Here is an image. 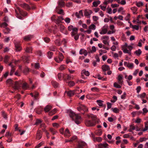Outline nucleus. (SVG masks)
<instances>
[{"mask_svg": "<svg viewBox=\"0 0 148 148\" xmlns=\"http://www.w3.org/2000/svg\"><path fill=\"white\" fill-rule=\"evenodd\" d=\"M68 29L69 31H71V36L74 37L76 40H77L79 37V35L77 33L78 29L72 25H70L68 27Z\"/></svg>", "mask_w": 148, "mask_h": 148, "instance_id": "obj_1", "label": "nucleus"}, {"mask_svg": "<svg viewBox=\"0 0 148 148\" xmlns=\"http://www.w3.org/2000/svg\"><path fill=\"white\" fill-rule=\"evenodd\" d=\"M69 115L70 116L72 119L77 124H79L81 122V117L78 114H75L73 112L71 111Z\"/></svg>", "mask_w": 148, "mask_h": 148, "instance_id": "obj_2", "label": "nucleus"}, {"mask_svg": "<svg viewBox=\"0 0 148 148\" xmlns=\"http://www.w3.org/2000/svg\"><path fill=\"white\" fill-rule=\"evenodd\" d=\"M121 48L124 53H128L130 55H131V51L133 48L132 46L128 45L127 43L125 42L124 45H122Z\"/></svg>", "mask_w": 148, "mask_h": 148, "instance_id": "obj_3", "label": "nucleus"}, {"mask_svg": "<svg viewBox=\"0 0 148 148\" xmlns=\"http://www.w3.org/2000/svg\"><path fill=\"white\" fill-rule=\"evenodd\" d=\"M18 12L20 14L23 16H26L27 15V14L26 12H22L19 7H17L16 9L15 10V12L16 15H17V17L19 19H21V18L20 16H18Z\"/></svg>", "mask_w": 148, "mask_h": 148, "instance_id": "obj_4", "label": "nucleus"}, {"mask_svg": "<svg viewBox=\"0 0 148 148\" xmlns=\"http://www.w3.org/2000/svg\"><path fill=\"white\" fill-rule=\"evenodd\" d=\"M16 63V61H15L14 62L12 61L10 64H9V66H10L11 67V72L10 73V75H12L13 74L15 70L14 68V65Z\"/></svg>", "mask_w": 148, "mask_h": 148, "instance_id": "obj_5", "label": "nucleus"}, {"mask_svg": "<svg viewBox=\"0 0 148 148\" xmlns=\"http://www.w3.org/2000/svg\"><path fill=\"white\" fill-rule=\"evenodd\" d=\"M64 58V56L62 54L60 53H59L58 57H56L54 58L55 61L57 63H60L62 61Z\"/></svg>", "mask_w": 148, "mask_h": 148, "instance_id": "obj_6", "label": "nucleus"}, {"mask_svg": "<svg viewBox=\"0 0 148 148\" xmlns=\"http://www.w3.org/2000/svg\"><path fill=\"white\" fill-rule=\"evenodd\" d=\"M108 26L107 25L103 26L101 29V30L99 31V33L101 35L106 34L108 31Z\"/></svg>", "mask_w": 148, "mask_h": 148, "instance_id": "obj_7", "label": "nucleus"}, {"mask_svg": "<svg viewBox=\"0 0 148 148\" xmlns=\"http://www.w3.org/2000/svg\"><path fill=\"white\" fill-rule=\"evenodd\" d=\"M96 28V26L94 24H92L89 26L88 29L85 31V32L88 34H90L92 30H95Z\"/></svg>", "mask_w": 148, "mask_h": 148, "instance_id": "obj_8", "label": "nucleus"}, {"mask_svg": "<svg viewBox=\"0 0 148 148\" xmlns=\"http://www.w3.org/2000/svg\"><path fill=\"white\" fill-rule=\"evenodd\" d=\"M14 43L16 51H20L22 49L20 43L18 41H15Z\"/></svg>", "mask_w": 148, "mask_h": 148, "instance_id": "obj_9", "label": "nucleus"}, {"mask_svg": "<svg viewBox=\"0 0 148 148\" xmlns=\"http://www.w3.org/2000/svg\"><path fill=\"white\" fill-rule=\"evenodd\" d=\"M82 78L83 79L85 78L84 75L87 76H89L90 75V73L88 71H86L85 69L81 71Z\"/></svg>", "mask_w": 148, "mask_h": 148, "instance_id": "obj_10", "label": "nucleus"}, {"mask_svg": "<svg viewBox=\"0 0 148 148\" xmlns=\"http://www.w3.org/2000/svg\"><path fill=\"white\" fill-rule=\"evenodd\" d=\"M64 80L67 82V80H70L73 79V76L69 75L68 74H65L64 75Z\"/></svg>", "mask_w": 148, "mask_h": 148, "instance_id": "obj_11", "label": "nucleus"}, {"mask_svg": "<svg viewBox=\"0 0 148 148\" xmlns=\"http://www.w3.org/2000/svg\"><path fill=\"white\" fill-rule=\"evenodd\" d=\"M86 125L88 127L92 126L95 124V123L90 120H86L85 122Z\"/></svg>", "mask_w": 148, "mask_h": 148, "instance_id": "obj_12", "label": "nucleus"}, {"mask_svg": "<svg viewBox=\"0 0 148 148\" xmlns=\"http://www.w3.org/2000/svg\"><path fill=\"white\" fill-rule=\"evenodd\" d=\"M102 38L103 40V43L105 45H109V43L108 42L109 39V37L107 36H104L102 37Z\"/></svg>", "mask_w": 148, "mask_h": 148, "instance_id": "obj_13", "label": "nucleus"}, {"mask_svg": "<svg viewBox=\"0 0 148 148\" xmlns=\"http://www.w3.org/2000/svg\"><path fill=\"white\" fill-rule=\"evenodd\" d=\"M21 84V81L16 82L13 86L14 89L15 90L18 89L20 87Z\"/></svg>", "mask_w": 148, "mask_h": 148, "instance_id": "obj_14", "label": "nucleus"}, {"mask_svg": "<svg viewBox=\"0 0 148 148\" xmlns=\"http://www.w3.org/2000/svg\"><path fill=\"white\" fill-rule=\"evenodd\" d=\"M92 12L91 10H86L84 12V15L85 16H87L88 18H90V15L92 13Z\"/></svg>", "mask_w": 148, "mask_h": 148, "instance_id": "obj_15", "label": "nucleus"}, {"mask_svg": "<svg viewBox=\"0 0 148 148\" xmlns=\"http://www.w3.org/2000/svg\"><path fill=\"white\" fill-rule=\"evenodd\" d=\"M80 54H84L85 56H86L88 54V52L86 50L84 49H81L79 52Z\"/></svg>", "mask_w": 148, "mask_h": 148, "instance_id": "obj_16", "label": "nucleus"}, {"mask_svg": "<svg viewBox=\"0 0 148 148\" xmlns=\"http://www.w3.org/2000/svg\"><path fill=\"white\" fill-rule=\"evenodd\" d=\"M77 90H70L67 92V94L68 96L69 97H71L74 95L75 91H77Z\"/></svg>", "mask_w": 148, "mask_h": 148, "instance_id": "obj_17", "label": "nucleus"}, {"mask_svg": "<svg viewBox=\"0 0 148 148\" xmlns=\"http://www.w3.org/2000/svg\"><path fill=\"white\" fill-rule=\"evenodd\" d=\"M20 5L21 7L27 10H29L30 9V7L29 6L25 3L21 4Z\"/></svg>", "mask_w": 148, "mask_h": 148, "instance_id": "obj_18", "label": "nucleus"}, {"mask_svg": "<svg viewBox=\"0 0 148 148\" xmlns=\"http://www.w3.org/2000/svg\"><path fill=\"white\" fill-rule=\"evenodd\" d=\"M87 49L88 51V53H89L95 52L96 51V48L94 46L92 47L91 50H90V47L87 48Z\"/></svg>", "mask_w": 148, "mask_h": 148, "instance_id": "obj_19", "label": "nucleus"}, {"mask_svg": "<svg viewBox=\"0 0 148 148\" xmlns=\"http://www.w3.org/2000/svg\"><path fill=\"white\" fill-rule=\"evenodd\" d=\"M42 133L41 132L38 130L37 131L36 134V138L37 139L39 140L42 137Z\"/></svg>", "mask_w": 148, "mask_h": 148, "instance_id": "obj_20", "label": "nucleus"}, {"mask_svg": "<svg viewBox=\"0 0 148 148\" xmlns=\"http://www.w3.org/2000/svg\"><path fill=\"white\" fill-rule=\"evenodd\" d=\"M86 145V143L84 142H80L76 148H83V147Z\"/></svg>", "mask_w": 148, "mask_h": 148, "instance_id": "obj_21", "label": "nucleus"}, {"mask_svg": "<svg viewBox=\"0 0 148 148\" xmlns=\"http://www.w3.org/2000/svg\"><path fill=\"white\" fill-rule=\"evenodd\" d=\"M64 136L66 137H68L70 136V134L69 131L68 129L67 128L66 129L64 134Z\"/></svg>", "mask_w": 148, "mask_h": 148, "instance_id": "obj_22", "label": "nucleus"}, {"mask_svg": "<svg viewBox=\"0 0 148 148\" xmlns=\"http://www.w3.org/2000/svg\"><path fill=\"white\" fill-rule=\"evenodd\" d=\"M148 130V121H147L145 122V128L141 130V131L144 132L147 131Z\"/></svg>", "mask_w": 148, "mask_h": 148, "instance_id": "obj_23", "label": "nucleus"}, {"mask_svg": "<svg viewBox=\"0 0 148 148\" xmlns=\"http://www.w3.org/2000/svg\"><path fill=\"white\" fill-rule=\"evenodd\" d=\"M122 79L123 77L121 75H119L118 76L117 79L119 83L121 85L123 83V81L122 80Z\"/></svg>", "mask_w": 148, "mask_h": 148, "instance_id": "obj_24", "label": "nucleus"}, {"mask_svg": "<svg viewBox=\"0 0 148 148\" xmlns=\"http://www.w3.org/2000/svg\"><path fill=\"white\" fill-rule=\"evenodd\" d=\"M39 95V93L37 92H34V94L33 97L34 100H38L39 99L38 96Z\"/></svg>", "mask_w": 148, "mask_h": 148, "instance_id": "obj_25", "label": "nucleus"}, {"mask_svg": "<svg viewBox=\"0 0 148 148\" xmlns=\"http://www.w3.org/2000/svg\"><path fill=\"white\" fill-rule=\"evenodd\" d=\"M52 108V107L51 106L47 105L44 108V111L45 112H49Z\"/></svg>", "mask_w": 148, "mask_h": 148, "instance_id": "obj_26", "label": "nucleus"}, {"mask_svg": "<svg viewBox=\"0 0 148 148\" xmlns=\"http://www.w3.org/2000/svg\"><path fill=\"white\" fill-rule=\"evenodd\" d=\"M101 68L103 71H106L110 69L108 65H102Z\"/></svg>", "mask_w": 148, "mask_h": 148, "instance_id": "obj_27", "label": "nucleus"}, {"mask_svg": "<svg viewBox=\"0 0 148 148\" xmlns=\"http://www.w3.org/2000/svg\"><path fill=\"white\" fill-rule=\"evenodd\" d=\"M87 116L89 117H90L93 120V122H95L96 121L97 118L96 116L94 115L93 114H90V115L88 114Z\"/></svg>", "mask_w": 148, "mask_h": 148, "instance_id": "obj_28", "label": "nucleus"}, {"mask_svg": "<svg viewBox=\"0 0 148 148\" xmlns=\"http://www.w3.org/2000/svg\"><path fill=\"white\" fill-rule=\"evenodd\" d=\"M22 88L23 89L27 90L29 88V86L27 83L25 82L23 84Z\"/></svg>", "mask_w": 148, "mask_h": 148, "instance_id": "obj_29", "label": "nucleus"}, {"mask_svg": "<svg viewBox=\"0 0 148 148\" xmlns=\"http://www.w3.org/2000/svg\"><path fill=\"white\" fill-rule=\"evenodd\" d=\"M146 96V93L145 92H143L140 94L138 95L137 96L138 98H140L141 99H143Z\"/></svg>", "mask_w": 148, "mask_h": 148, "instance_id": "obj_30", "label": "nucleus"}, {"mask_svg": "<svg viewBox=\"0 0 148 148\" xmlns=\"http://www.w3.org/2000/svg\"><path fill=\"white\" fill-rule=\"evenodd\" d=\"M42 121L39 119H37L34 125H38L42 122Z\"/></svg>", "mask_w": 148, "mask_h": 148, "instance_id": "obj_31", "label": "nucleus"}, {"mask_svg": "<svg viewBox=\"0 0 148 148\" xmlns=\"http://www.w3.org/2000/svg\"><path fill=\"white\" fill-rule=\"evenodd\" d=\"M100 3V1H95L93 2V5L95 7H96L98 6V5Z\"/></svg>", "mask_w": 148, "mask_h": 148, "instance_id": "obj_32", "label": "nucleus"}, {"mask_svg": "<svg viewBox=\"0 0 148 148\" xmlns=\"http://www.w3.org/2000/svg\"><path fill=\"white\" fill-rule=\"evenodd\" d=\"M134 53L136 54V55L139 56L141 54L142 51L140 49H139L138 50L134 52Z\"/></svg>", "mask_w": 148, "mask_h": 148, "instance_id": "obj_33", "label": "nucleus"}, {"mask_svg": "<svg viewBox=\"0 0 148 148\" xmlns=\"http://www.w3.org/2000/svg\"><path fill=\"white\" fill-rule=\"evenodd\" d=\"M55 44L58 46L60 45L61 43L60 42V39H57L55 41Z\"/></svg>", "mask_w": 148, "mask_h": 148, "instance_id": "obj_34", "label": "nucleus"}, {"mask_svg": "<svg viewBox=\"0 0 148 148\" xmlns=\"http://www.w3.org/2000/svg\"><path fill=\"white\" fill-rule=\"evenodd\" d=\"M32 37L30 35H28L25 36L24 38V39L25 41H29L30 40Z\"/></svg>", "mask_w": 148, "mask_h": 148, "instance_id": "obj_35", "label": "nucleus"}, {"mask_svg": "<svg viewBox=\"0 0 148 148\" xmlns=\"http://www.w3.org/2000/svg\"><path fill=\"white\" fill-rule=\"evenodd\" d=\"M64 0H60L58 2V4L60 6L62 7L64 5V3L63 1Z\"/></svg>", "mask_w": 148, "mask_h": 148, "instance_id": "obj_36", "label": "nucleus"}, {"mask_svg": "<svg viewBox=\"0 0 148 148\" xmlns=\"http://www.w3.org/2000/svg\"><path fill=\"white\" fill-rule=\"evenodd\" d=\"M136 129V127L134 125H130V128L129 130V131L130 132H132L133 130H135Z\"/></svg>", "mask_w": 148, "mask_h": 148, "instance_id": "obj_37", "label": "nucleus"}, {"mask_svg": "<svg viewBox=\"0 0 148 148\" xmlns=\"http://www.w3.org/2000/svg\"><path fill=\"white\" fill-rule=\"evenodd\" d=\"M95 141L100 142L102 140V138L99 137H95L94 138Z\"/></svg>", "mask_w": 148, "mask_h": 148, "instance_id": "obj_38", "label": "nucleus"}, {"mask_svg": "<svg viewBox=\"0 0 148 148\" xmlns=\"http://www.w3.org/2000/svg\"><path fill=\"white\" fill-rule=\"evenodd\" d=\"M131 10L132 11L133 14H136V12L137 10V8L136 7H133L131 8Z\"/></svg>", "mask_w": 148, "mask_h": 148, "instance_id": "obj_39", "label": "nucleus"}, {"mask_svg": "<svg viewBox=\"0 0 148 148\" xmlns=\"http://www.w3.org/2000/svg\"><path fill=\"white\" fill-rule=\"evenodd\" d=\"M49 130L53 135L56 134L57 133V132L56 131L52 128H50Z\"/></svg>", "mask_w": 148, "mask_h": 148, "instance_id": "obj_40", "label": "nucleus"}, {"mask_svg": "<svg viewBox=\"0 0 148 148\" xmlns=\"http://www.w3.org/2000/svg\"><path fill=\"white\" fill-rule=\"evenodd\" d=\"M111 109L114 112L116 113H119V110L116 108H112Z\"/></svg>", "mask_w": 148, "mask_h": 148, "instance_id": "obj_41", "label": "nucleus"}, {"mask_svg": "<svg viewBox=\"0 0 148 148\" xmlns=\"http://www.w3.org/2000/svg\"><path fill=\"white\" fill-rule=\"evenodd\" d=\"M24 61L27 63H29L28 61L29 60V57L28 56H24Z\"/></svg>", "mask_w": 148, "mask_h": 148, "instance_id": "obj_42", "label": "nucleus"}, {"mask_svg": "<svg viewBox=\"0 0 148 148\" xmlns=\"http://www.w3.org/2000/svg\"><path fill=\"white\" fill-rule=\"evenodd\" d=\"M103 101L101 100H97V104L100 106H103Z\"/></svg>", "mask_w": 148, "mask_h": 148, "instance_id": "obj_43", "label": "nucleus"}, {"mask_svg": "<svg viewBox=\"0 0 148 148\" xmlns=\"http://www.w3.org/2000/svg\"><path fill=\"white\" fill-rule=\"evenodd\" d=\"M136 5L138 7H140L143 5V3L141 2H136Z\"/></svg>", "mask_w": 148, "mask_h": 148, "instance_id": "obj_44", "label": "nucleus"}, {"mask_svg": "<svg viewBox=\"0 0 148 148\" xmlns=\"http://www.w3.org/2000/svg\"><path fill=\"white\" fill-rule=\"evenodd\" d=\"M82 110L84 111H88V108L84 105H81Z\"/></svg>", "mask_w": 148, "mask_h": 148, "instance_id": "obj_45", "label": "nucleus"}, {"mask_svg": "<svg viewBox=\"0 0 148 148\" xmlns=\"http://www.w3.org/2000/svg\"><path fill=\"white\" fill-rule=\"evenodd\" d=\"M64 19L62 16H59L58 17V18L57 19L58 22L59 23L61 22Z\"/></svg>", "mask_w": 148, "mask_h": 148, "instance_id": "obj_46", "label": "nucleus"}, {"mask_svg": "<svg viewBox=\"0 0 148 148\" xmlns=\"http://www.w3.org/2000/svg\"><path fill=\"white\" fill-rule=\"evenodd\" d=\"M114 86L117 88H120L121 87V86L120 85H119L116 82H114Z\"/></svg>", "mask_w": 148, "mask_h": 148, "instance_id": "obj_47", "label": "nucleus"}, {"mask_svg": "<svg viewBox=\"0 0 148 148\" xmlns=\"http://www.w3.org/2000/svg\"><path fill=\"white\" fill-rule=\"evenodd\" d=\"M32 49L31 47H27L25 51L28 53H32Z\"/></svg>", "mask_w": 148, "mask_h": 148, "instance_id": "obj_48", "label": "nucleus"}, {"mask_svg": "<svg viewBox=\"0 0 148 148\" xmlns=\"http://www.w3.org/2000/svg\"><path fill=\"white\" fill-rule=\"evenodd\" d=\"M65 27L64 26L62 25H61L60 26V31L62 33H64V31L65 30Z\"/></svg>", "mask_w": 148, "mask_h": 148, "instance_id": "obj_49", "label": "nucleus"}, {"mask_svg": "<svg viewBox=\"0 0 148 148\" xmlns=\"http://www.w3.org/2000/svg\"><path fill=\"white\" fill-rule=\"evenodd\" d=\"M56 112V109H54L53 110L49 112V115L52 116L55 114Z\"/></svg>", "mask_w": 148, "mask_h": 148, "instance_id": "obj_50", "label": "nucleus"}, {"mask_svg": "<svg viewBox=\"0 0 148 148\" xmlns=\"http://www.w3.org/2000/svg\"><path fill=\"white\" fill-rule=\"evenodd\" d=\"M127 67L130 69H132L134 67V64L132 63H129Z\"/></svg>", "mask_w": 148, "mask_h": 148, "instance_id": "obj_51", "label": "nucleus"}, {"mask_svg": "<svg viewBox=\"0 0 148 148\" xmlns=\"http://www.w3.org/2000/svg\"><path fill=\"white\" fill-rule=\"evenodd\" d=\"M75 84V83L72 81H71L68 82V85L70 86H73Z\"/></svg>", "mask_w": 148, "mask_h": 148, "instance_id": "obj_52", "label": "nucleus"}, {"mask_svg": "<svg viewBox=\"0 0 148 148\" xmlns=\"http://www.w3.org/2000/svg\"><path fill=\"white\" fill-rule=\"evenodd\" d=\"M52 83L53 85L55 87H57L58 86V84L55 81H52Z\"/></svg>", "mask_w": 148, "mask_h": 148, "instance_id": "obj_53", "label": "nucleus"}, {"mask_svg": "<svg viewBox=\"0 0 148 148\" xmlns=\"http://www.w3.org/2000/svg\"><path fill=\"white\" fill-rule=\"evenodd\" d=\"M65 21L67 24L69 23L71 21V19L69 17L66 18L64 20Z\"/></svg>", "mask_w": 148, "mask_h": 148, "instance_id": "obj_54", "label": "nucleus"}, {"mask_svg": "<svg viewBox=\"0 0 148 148\" xmlns=\"http://www.w3.org/2000/svg\"><path fill=\"white\" fill-rule=\"evenodd\" d=\"M91 90L94 92H99V89L96 87H94L91 88Z\"/></svg>", "mask_w": 148, "mask_h": 148, "instance_id": "obj_55", "label": "nucleus"}, {"mask_svg": "<svg viewBox=\"0 0 148 148\" xmlns=\"http://www.w3.org/2000/svg\"><path fill=\"white\" fill-rule=\"evenodd\" d=\"M58 76L59 79L60 80L61 79L62 77L63 76L64 77V75L62 73H59L58 75Z\"/></svg>", "mask_w": 148, "mask_h": 148, "instance_id": "obj_56", "label": "nucleus"}, {"mask_svg": "<svg viewBox=\"0 0 148 148\" xmlns=\"http://www.w3.org/2000/svg\"><path fill=\"white\" fill-rule=\"evenodd\" d=\"M53 52H51V51H49L48 53V56L49 58L51 59L52 57V56L53 55Z\"/></svg>", "mask_w": 148, "mask_h": 148, "instance_id": "obj_57", "label": "nucleus"}, {"mask_svg": "<svg viewBox=\"0 0 148 148\" xmlns=\"http://www.w3.org/2000/svg\"><path fill=\"white\" fill-rule=\"evenodd\" d=\"M141 120L139 118H137L134 122L136 123H139L141 122Z\"/></svg>", "mask_w": 148, "mask_h": 148, "instance_id": "obj_58", "label": "nucleus"}, {"mask_svg": "<svg viewBox=\"0 0 148 148\" xmlns=\"http://www.w3.org/2000/svg\"><path fill=\"white\" fill-rule=\"evenodd\" d=\"M9 57L8 56H5L4 60V62L5 63H7L8 62V60L9 59Z\"/></svg>", "mask_w": 148, "mask_h": 148, "instance_id": "obj_59", "label": "nucleus"}, {"mask_svg": "<svg viewBox=\"0 0 148 148\" xmlns=\"http://www.w3.org/2000/svg\"><path fill=\"white\" fill-rule=\"evenodd\" d=\"M107 12L110 14H112V10L110 8H108L107 9Z\"/></svg>", "mask_w": 148, "mask_h": 148, "instance_id": "obj_60", "label": "nucleus"}, {"mask_svg": "<svg viewBox=\"0 0 148 148\" xmlns=\"http://www.w3.org/2000/svg\"><path fill=\"white\" fill-rule=\"evenodd\" d=\"M132 27L133 29L136 30H138L139 29V27L138 25H132Z\"/></svg>", "mask_w": 148, "mask_h": 148, "instance_id": "obj_61", "label": "nucleus"}, {"mask_svg": "<svg viewBox=\"0 0 148 148\" xmlns=\"http://www.w3.org/2000/svg\"><path fill=\"white\" fill-rule=\"evenodd\" d=\"M143 114H145V113H147L148 112V110L146 108H144L143 109Z\"/></svg>", "mask_w": 148, "mask_h": 148, "instance_id": "obj_62", "label": "nucleus"}, {"mask_svg": "<svg viewBox=\"0 0 148 148\" xmlns=\"http://www.w3.org/2000/svg\"><path fill=\"white\" fill-rule=\"evenodd\" d=\"M66 66L64 65H61L59 68V69L62 71L65 69Z\"/></svg>", "mask_w": 148, "mask_h": 148, "instance_id": "obj_63", "label": "nucleus"}, {"mask_svg": "<svg viewBox=\"0 0 148 148\" xmlns=\"http://www.w3.org/2000/svg\"><path fill=\"white\" fill-rule=\"evenodd\" d=\"M103 148H109V146L108 144L106 143H104L103 144Z\"/></svg>", "mask_w": 148, "mask_h": 148, "instance_id": "obj_64", "label": "nucleus"}]
</instances>
